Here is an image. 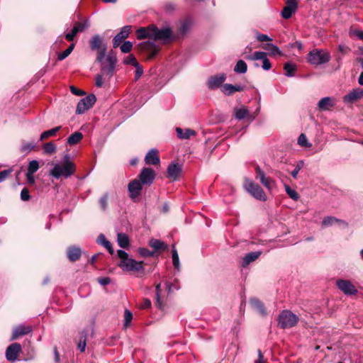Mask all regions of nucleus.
<instances>
[{
  "label": "nucleus",
  "mask_w": 363,
  "mask_h": 363,
  "mask_svg": "<svg viewBox=\"0 0 363 363\" xmlns=\"http://www.w3.org/2000/svg\"><path fill=\"white\" fill-rule=\"evenodd\" d=\"M120 262L118 266L126 272H143L144 270L143 262H138L130 257L124 250H119L117 252Z\"/></svg>",
  "instance_id": "nucleus-1"
},
{
  "label": "nucleus",
  "mask_w": 363,
  "mask_h": 363,
  "mask_svg": "<svg viewBox=\"0 0 363 363\" xmlns=\"http://www.w3.org/2000/svg\"><path fill=\"white\" fill-rule=\"evenodd\" d=\"M76 168L74 164L70 161L68 155L64 157L63 165L55 164L51 169L50 174L55 179H59L61 177L67 178L75 172Z\"/></svg>",
  "instance_id": "nucleus-2"
},
{
  "label": "nucleus",
  "mask_w": 363,
  "mask_h": 363,
  "mask_svg": "<svg viewBox=\"0 0 363 363\" xmlns=\"http://www.w3.org/2000/svg\"><path fill=\"white\" fill-rule=\"evenodd\" d=\"M299 318L289 310L282 311L278 316V325L282 329L291 328L296 325Z\"/></svg>",
  "instance_id": "nucleus-3"
},
{
  "label": "nucleus",
  "mask_w": 363,
  "mask_h": 363,
  "mask_svg": "<svg viewBox=\"0 0 363 363\" xmlns=\"http://www.w3.org/2000/svg\"><path fill=\"white\" fill-rule=\"evenodd\" d=\"M244 187L245 190L256 199L262 201H265L267 200V196L263 189L260 186H259V184L255 183L253 181L250 179H245Z\"/></svg>",
  "instance_id": "nucleus-4"
},
{
  "label": "nucleus",
  "mask_w": 363,
  "mask_h": 363,
  "mask_svg": "<svg viewBox=\"0 0 363 363\" xmlns=\"http://www.w3.org/2000/svg\"><path fill=\"white\" fill-rule=\"evenodd\" d=\"M330 54L317 49L313 50L308 53V61L313 65H320L329 62Z\"/></svg>",
  "instance_id": "nucleus-5"
},
{
  "label": "nucleus",
  "mask_w": 363,
  "mask_h": 363,
  "mask_svg": "<svg viewBox=\"0 0 363 363\" xmlns=\"http://www.w3.org/2000/svg\"><path fill=\"white\" fill-rule=\"evenodd\" d=\"M246 60H262V67L264 70H269L272 67V65L267 58V52H262V51H257L255 52L252 55H247L245 57Z\"/></svg>",
  "instance_id": "nucleus-6"
},
{
  "label": "nucleus",
  "mask_w": 363,
  "mask_h": 363,
  "mask_svg": "<svg viewBox=\"0 0 363 363\" xmlns=\"http://www.w3.org/2000/svg\"><path fill=\"white\" fill-rule=\"evenodd\" d=\"M96 102V96L94 94L89 95L81 99L77 106L76 113L81 114L89 109Z\"/></svg>",
  "instance_id": "nucleus-7"
},
{
  "label": "nucleus",
  "mask_w": 363,
  "mask_h": 363,
  "mask_svg": "<svg viewBox=\"0 0 363 363\" xmlns=\"http://www.w3.org/2000/svg\"><path fill=\"white\" fill-rule=\"evenodd\" d=\"M152 40H167L172 37V31L168 28L158 29L156 26H152Z\"/></svg>",
  "instance_id": "nucleus-8"
},
{
  "label": "nucleus",
  "mask_w": 363,
  "mask_h": 363,
  "mask_svg": "<svg viewBox=\"0 0 363 363\" xmlns=\"http://www.w3.org/2000/svg\"><path fill=\"white\" fill-rule=\"evenodd\" d=\"M336 284L346 295H354L357 293V289L349 280L339 279L337 281Z\"/></svg>",
  "instance_id": "nucleus-9"
},
{
  "label": "nucleus",
  "mask_w": 363,
  "mask_h": 363,
  "mask_svg": "<svg viewBox=\"0 0 363 363\" xmlns=\"http://www.w3.org/2000/svg\"><path fill=\"white\" fill-rule=\"evenodd\" d=\"M298 8L297 0H286V6L281 11V16L284 19H289L296 12Z\"/></svg>",
  "instance_id": "nucleus-10"
},
{
  "label": "nucleus",
  "mask_w": 363,
  "mask_h": 363,
  "mask_svg": "<svg viewBox=\"0 0 363 363\" xmlns=\"http://www.w3.org/2000/svg\"><path fill=\"white\" fill-rule=\"evenodd\" d=\"M140 182L144 184H151L155 178V172L150 168H143L139 174Z\"/></svg>",
  "instance_id": "nucleus-11"
},
{
  "label": "nucleus",
  "mask_w": 363,
  "mask_h": 363,
  "mask_svg": "<svg viewBox=\"0 0 363 363\" xmlns=\"http://www.w3.org/2000/svg\"><path fill=\"white\" fill-rule=\"evenodd\" d=\"M21 351V346L19 343L15 342L10 345L6 351V357L9 361L14 362Z\"/></svg>",
  "instance_id": "nucleus-12"
},
{
  "label": "nucleus",
  "mask_w": 363,
  "mask_h": 363,
  "mask_svg": "<svg viewBox=\"0 0 363 363\" xmlns=\"http://www.w3.org/2000/svg\"><path fill=\"white\" fill-rule=\"evenodd\" d=\"M138 46L140 50L148 52V59L153 58L158 52V49L155 47V44L150 41L140 43Z\"/></svg>",
  "instance_id": "nucleus-13"
},
{
  "label": "nucleus",
  "mask_w": 363,
  "mask_h": 363,
  "mask_svg": "<svg viewBox=\"0 0 363 363\" xmlns=\"http://www.w3.org/2000/svg\"><path fill=\"white\" fill-rule=\"evenodd\" d=\"M131 30V26H125L121 28V30L113 38V48H117L124 39L128 38Z\"/></svg>",
  "instance_id": "nucleus-14"
},
{
  "label": "nucleus",
  "mask_w": 363,
  "mask_h": 363,
  "mask_svg": "<svg viewBox=\"0 0 363 363\" xmlns=\"http://www.w3.org/2000/svg\"><path fill=\"white\" fill-rule=\"evenodd\" d=\"M363 97V89L356 88L350 91L343 97V101L346 103H353Z\"/></svg>",
  "instance_id": "nucleus-15"
},
{
  "label": "nucleus",
  "mask_w": 363,
  "mask_h": 363,
  "mask_svg": "<svg viewBox=\"0 0 363 363\" xmlns=\"http://www.w3.org/2000/svg\"><path fill=\"white\" fill-rule=\"evenodd\" d=\"M142 184H143L137 179H134L129 183L128 191L130 192V198L135 199L140 194Z\"/></svg>",
  "instance_id": "nucleus-16"
},
{
  "label": "nucleus",
  "mask_w": 363,
  "mask_h": 363,
  "mask_svg": "<svg viewBox=\"0 0 363 363\" xmlns=\"http://www.w3.org/2000/svg\"><path fill=\"white\" fill-rule=\"evenodd\" d=\"M225 74H219L211 77L208 81V87L211 89H215L219 87L225 82Z\"/></svg>",
  "instance_id": "nucleus-17"
},
{
  "label": "nucleus",
  "mask_w": 363,
  "mask_h": 363,
  "mask_svg": "<svg viewBox=\"0 0 363 363\" xmlns=\"http://www.w3.org/2000/svg\"><path fill=\"white\" fill-rule=\"evenodd\" d=\"M145 163L147 164L157 165L160 163L158 151L156 149L150 150L145 155Z\"/></svg>",
  "instance_id": "nucleus-18"
},
{
  "label": "nucleus",
  "mask_w": 363,
  "mask_h": 363,
  "mask_svg": "<svg viewBox=\"0 0 363 363\" xmlns=\"http://www.w3.org/2000/svg\"><path fill=\"white\" fill-rule=\"evenodd\" d=\"M31 330L32 328L30 326L20 325L13 329L11 340H14L18 338L20 336L29 333Z\"/></svg>",
  "instance_id": "nucleus-19"
},
{
  "label": "nucleus",
  "mask_w": 363,
  "mask_h": 363,
  "mask_svg": "<svg viewBox=\"0 0 363 363\" xmlns=\"http://www.w3.org/2000/svg\"><path fill=\"white\" fill-rule=\"evenodd\" d=\"M245 89L242 85H233L230 84H225L222 86V91L228 96L233 94L236 91H242Z\"/></svg>",
  "instance_id": "nucleus-20"
},
{
  "label": "nucleus",
  "mask_w": 363,
  "mask_h": 363,
  "mask_svg": "<svg viewBox=\"0 0 363 363\" xmlns=\"http://www.w3.org/2000/svg\"><path fill=\"white\" fill-rule=\"evenodd\" d=\"M335 224H338L340 226L345 228L347 226V223L341 220H339L335 217L328 216L323 218L322 221V225L324 227H328L333 225Z\"/></svg>",
  "instance_id": "nucleus-21"
},
{
  "label": "nucleus",
  "mask_w": 363,
  "mask_h": 363,
  "mask_svg": "<svg viewBox=\"0 0 363 363\" xmlns=\"http://www.w3.org/2000/svg\"><path fill=\"white\" fill-rule=\"evenodd\" d=\"M262 252L257 251V252H252L250 253H247L245 255V257L242 258V267H246L248 264H250L251 262L255 261L261 255Z\"/></svg>",
  "instance_id": "nucleus-22"
},
{
  "label": "nucleus",
  "mask_w": 363,
  "mask_h": 363,
  "mask_svg": "<svg viewBox=\"0 0 363 363\" xmlns=\"http://www.w3.org/2000/svg\"><path fill=\"white\" fill-rule=\"evenodd\" d=\"M182 169L177 164H171L167 168L168 177L176 180L179 177Z\"/></svg>",
  "instance_id": "nucleus-23"
},
{
  "label": "nucleus",
  "mask_w": 363,
  "mask_h": 363,
  "mask_svg": "<svg viewBox=\"0 0 363 363\" xmlns=\"http://www.w3.org/2000/svg\"><path fill=\"white\" fill-rule=\"evenodd\" d=\"M152 30V26L147 27V28H140L137 30V38L138 39L142 40L145 38H150L152 39V32H151Z\"/></svg>",
  "instance_id": "nucleus-24"
},
{
  "label": "nucleus",
  "mask_w": 363,
  "mask_h": 363,
  "mask_svg": "<svg viewBox=\"0 0 363 363\" xmlns=\"http://www.w3.org/2000/svg\"><path fill=\"white\" fill-rule=\"evenodd\" d=\"M334 105V102L330 97H324L321 99L318 104V108L320 111L329 110Z\"/></svg>",
  "instance_id": "nucleus-25"
},
{
  "label": "nucleus",
  "mask_w": 363,
  "mask_h": 363,
  "mask_svg": "<svg viewBox=\"0 0 363 363\" xmlns=\"http://www.w3.org/2000/svg\"><path fill=\"white\" fill-rule=\"evenodd\" d=\"M105 45H103L102 38L99 35H95L90 40V48L92 50L101 49Z\"/></svg>",
  "instance_id": "nucleus-26"
},
{
  "label": "nucleus",
  "mask_w": 363,
  "mask_h": 363,
  "mask_svg": "<svg viewBox=\"0 0 363 363\" xmlns=\"http://www.w3.org/2000/svg\"><path fill=\"white\" fill-rule=\"evenodd\" d=\"M81 256V250L79 247H70L67 250V257L72 262L77 261Z\"/></svg>",
  "instance_id": "nucleus-27"
},
{
  "label": "nucleus",
  "mask_w": 363,
  "mask_h": 363,
  "mask_svg": "<svg viewBox=\"0 0 363 363\" xmlns=\"http://www.w3.org/2000/svg\"><path fill=\"white\" fill-rule=\"evenodd\" d=\"M97 242L99 244V245H103L105 248H106L108 250V251L109 252V253L111 255H113L114 251H113V248L112 247V245L111 243L106 239V238L105 237L104 235L103 234H100L97 238Z\"/></svg>",
  "instance_id": "nucleus-28"
},
{
  "label": "nucleus",
  "mask_w": 363,
  "mask_h": 363,
  "mask_svg": "<svg viewBox=\"0 0 363 363\" xmlns=\"http://www.w3.org/2000/svg\"><path fill=\"white\" fill-rule=\"evenodd\" d=\"M250 303L251 306L257 310L261 315H266V311L264 308V306L263 303L258 299L256 298H252L250 301Z\"/></svg>",
  "instance_id": "nucleus-29"
},
{
  "label": "nucleus",
  "mask_w": 363,
  "mask_h": 363,
  "mask_svg": "<svg viewBox=\"0 0 363 363\" xmlns=\"http://www.w3.org/2000/svg\"><path fill=\"white\" fill-rule=\"evenodd\" d=\"M176 132L177 136L182 139H189L190 137L196 135V132L191 129H186L184 131L181 128H177Z\"/></svg>",
  "instance_id": "nucleus-30"
},
{
  "label": "nucleus",
  "mask_w": 363,
  "mask_h": 363,
  "mask_svg": "<svg viewBox=\"0 0 363 363\" xmlns=\"http://www.w3.org/2000/svg\"><path fill=\"white\" fill-rule=\"evenodd\" d=\"M82 138H83L82 133L77 131L68 137L67 143L69 145H74L77 144L78 143H79Z\"/></svg>",
  "instance_id": "nucleus-31"
},
{
  "label": "nucleus",
  "mask_w": 363,
  "mask_h": 363,
  "mask_svg": "<svg viewBox=\"0 0 363 363\" xmlns=\"http://www.w3.org/2000/svg\"><path fill=\"white\" fill-rule=\"evenodd\" d=\"M118 245L122 248H127L129 245V238L128 236L125 233H118L117 238Z\"/></svg>",
  "instance_id": "nucleus-32"
},
{
  "label": "nucleus",
  "mask_w": 363,
  "mask_h": 363,
  "mask_svg": "<svg viewBox=\"0 0 363 363\" xmlns=\"http://www.w3.org/2000/svg\"><path fill=\"white\" fill-rule=\"evenodd\" d=\"M263 48L264 50L269 51V52L271 55L275 56V55H282V52L279 50V48L274 44L267 43L263 46Z\"/></svg>",
  "instance_id": "nucleus-33"
},
{
  "label": "nucleus",
  "mask_w": 363,
  "mask_h": 363,
  "mask_svg": "<svg viewBox=\"0 0 363 363\" xmlns=\"http://www.w3.org/2000/svg\"><path fill=\"white\" fill-rule=\"evenodd\" d=\"M60 129L61 126H57L52 129L43 132L40 135V140L43 141L50 137L55 136Z\"/></svg>",
  "instance_id": "nucleus-34"
},
{
  "label": "nucleus",
  "mask_w": 363,
  "mask_h": 363,
  "mask_svg": "<svg viewBox=\"0 0 363 363\" xmlns=\"http://www.w3.org/2000/svg\"><path fill=\"white\" fill-rule=\"evenodd\" d=\"M247 65L246 62L242 60H238L234 67V72L239 74H244L247 72Z\"/></svg>",
  "instance_id": "nucleus-35"
},
{
  "label": "nucleus",
  "mask_w": 363,
  "mask_h": 363,
  "mask_svg": "<svg viewBox=\"0 0 363 363\" xmlns=\"http://www.w3.org/2000/svg\"><path fill=\"white\" fill-rule=\"evenodd\" d=\"M284 69L285 70V74L287 77H293L294 72L296 70V66L294 64L287 62L284 65Z\"/></svg>",
  "instance_id": "nucleus-36"
},
{
  "label": "nucleus",
  "mask_w": 363,
  "mask_h": 363,
  "mask_svg": "<svg viewBox=\"0 0 363 363\" xmlns=\"http://www.w3.org/2000/svg\"><path fill=\"white\" fill-rule=\"evenodd\" d=\"M248 114H249V111L245 107H242L240 108H236L235 110V117H236V118H238L239 120L245 118V117H247L248 116Z\"/></svg>",
  "instance_id": "nucleus-37"
},
{
  "label": "nucleus",
  "mask_w": 363,
  "mask_h": 363,
  "mask_svg": "<svg viewBox=\"0 0 363 363\" xmlns=\"http://www.w3.org/2000/svg\"><path fill=\"white\" fill-rule=\"evenodd\" d=\"M56 145L53 142L46 143L43 145V151L46 154H53L56 152Z\"/></svg>",
  "instance_id": "nucleus-38"
},
{
  "label": "nucleus",
  "mask_w": 363,
  "mask_h": 363,
  "mask_svg": "<svg viewBox=\"0 0 363 363\" xmlns=\"http://www.w3.org/2000/svg\"><path fill=\"white\" fill-rule=\"evenodd\" d=\"M39 162L37 160H32L29 162L27 172L30 174H34L39 169Z\"/></svg>",
  "instance_id": "nucleus-39"
},
{
  "label": "nucleus",
  "mask_w": 363,
  "mask_h": 363,
  "mask_svg": "<svg viewBox=\"0 0 363 363\" xmlns=\"http://www.w3.org/2000/svg\"><path fill=\"white\" fill-rule=\"evenodd\" d=\"M150 246L155 250L164 249L166 247L164 243L159 240L152 239L149 243Z\"/></svg>",
  "instance_id": "nucleus-40"
},
{
  "label": "nucleus",
  "mask_w": 363,
  "mask_h": 363,
  "mask_svg": "<svg viewBox=\"0 0 363 363\" xmlns=\"http://www.w3.org/2000/svg\"><path fill=\"white\" fill-rule=\"evenodd\" d=\"M74 44L72 43L65 51L59 53L58 56H57L58 60H60V61L63 60L67 57H68L70 55V53L72 52V50H74Z\"/></svg>",
  "instance_id": "nucleus-41"
},
{
  "label": "nucleus",
  "mask_w": 363,
  "mask_h": 363,
  "mask_svg": "<svg viewBox=\"0 0 363 363\" xmlns=\"http://www.w3.org/2000/svg\"><path fill=\"white\" fill-rule=\"evenodd\" d=\"M285 191L289 196L294 201H297L299 199L298 194L294 189L289 187L287 184L284 185Z\"/></svg>",
  "instance_id": "nucleus-42"
},
{
  "label": "nucleus",
  "mask_w": 363,
  "mask_h": 363,
  "mask_svg": "<svg viewBox=\"0 0 363 363\" xmlns=\"http://www.w3.org/2000/svg\"><path fill=\"white\" fill-rule=\"evenodd\" d=\"M115 69V67L109 66V65H105L104 64L101 66V74L102 75H106L108 77H112L113 70Z\"/></svg>",
  "instance_id": "nucleus-43"
},
{
  "label": "nucleus",
  "mask_w": 363,
  "mask_h": 363,
  "mask_svg": "<svg viewBox=\"0 0 363 363\" xmlns=\"http://www.w3.org/2000/svg\"><path fill=\"white\" fill-rule=\"evenodd\" d=\"M172 257L173 265L174 266V267L176 269H179V255H178L177 251L174 245H173V247H172Z\"/></svg>",
  "instance_id": "nucleus-44"
},
{
  "label": "nucleus",
  "mask_w": 363,
  "mask_h": 363,
  "mask_svg": "<svg viewBox=\"0 0 363 363\" xmlns=\"http://www.w3.org/2000/svg\"><path fill=\"white\" fill-rule=\"evenodd\" d=\"M298 144L304 147H311V143H308L305 134L301 133L298 138Z\"/></svg>",
  "instance_id": "nucleus-45"
},
{
  "label": "nucleus",
  "mask_w": 363,
  "mask_h": 363,
  "mask_svg": "<svg viewBox=\"0 0 363 363\" xmlns=\"http://www.w3.org/2000/svg\"><path fill=\"white\" fill-rule=\"evenodd\" d=\"M35 147V143L34 142L25 143L21 146V152H29Z\"/></svg>",
  "instance_id": "nucleus-46"
},
{
  "label": "nucleus",
  "mask_w": 363,
  "mask_h": 363,
  "mask_svg": "<svg viewBox=\"0 0 363 363\" xmlns=\"http://www.w3.org/2000/svg\"><path fill=\"white\" fill-rule=\"evenodd\" d=\"M160 284L156 285V305L159 308L163 309V303L160 296Z\"/></svg>",
  "instance_id": "nucleus-47"
},
{
  "label": "nucleus",
  "mask_w": 363,
  "mask_h": 363,
  "mask_svg": "<svg viewBox=\"0 0 363 363\" xmlns=\"http://www.w3.org/2000/svg\"><path fill=\"white\" fill-rule=\"evenodd\" d=\"M108 199V194H104L99 199V203H100L101 208L103 211H106L107 209Z\"/></svg>",
  "instance_id": "nucleus-48"
},
{
  "label": "nucleus",
  "mask_w": 363,
  "mask_h": 363,
  "mask_svg": "<svg viewBox=\"0 0 363 363\" xmlns=\"http://www.w3.org/2000/svg\"><path fill=\"white\" fill-rule=\"evenodd\" d=\"M86 345V334L82 333L81 338L78 343V348L81 352H84Z\"/></svg>",
  "instance_id": "nucleus-49"
},
{
  "label": "nucleus",
  "mask_w": 363,
  "mask_h": 363,
  "mask_svg": "<svg viewBox=\"0 0 363 363\" xmlns=\"http://www.w3.org/2000/svg\"><path fill=\"white\" fill-rule=\"evenodd\" d=\"M124 63L126 65H131L134 67L138 66L139 64L136 58L133 55H129L125 60Z\"/></svg>",
  "instance_id": "nucleus-50"
},
{
  "label": "nucleus",
  "mask_w": 363,
  "mask_h": 363,
  "mask_svg": "<svg viewBox=\"0 0 363 363\" xmlns=\"http://www.w3.org/2000/svg\"><path fill=\"white\" fill-rule=\"evenodd\" d=\"M303 164H304V162L302 160L299 161L296 164L295 169L291 172V176L294 179H296L297 177V175H298L299 171L303 168Z\"/></svg>",
  "instance_id": "nucleus-51"
},
{
  "label": "nucleus",
  "mask_w": 363,
  "mask_h": 363,
  "mask_svg": "<svg viewBox=\"0 0 363 363\" xmlns=\"http://www.w3.org/2000/svg\"><path fill=\"white\" fill-rule=\"evenodd\" d=\"M133 48V44L130 41L124 42L121 46V50L124 53L129 52Z\"/></svg>",
  "instance_id": "nucleus-52"
},
{
  "label": "nucleus",
  "mask_w": 363,
  "mask_h": 363,
  "mask_svg": "<svg viewBox=\"0 0 363 363\" xmlns=\"http://www.w3.org/2000/svg\"><path fill=\"white\" fill-rule=\"evenodd\" d=\"M89 23L87 21L84 23L77 22L75 23L74 27L77 28V32H83L85 29L89 27Z\"/></svg>",
  "instance_id": "nucleus-53"
},
{
  "label": "nucleus",
  "mask_w": 363,
  "mask_h": 363,
  "mask_svg": "<svg viewBox=\"0 0 363 363\" xmlns=\"http://www.w3.org/2000/svg\"><path fill=\"white\" fill-rule=\"evenodd\" d=\"M124 318H125L124 325H125V327H127L133 318L132 313L130 311H128V309H126L124 312Z\"/></svg>",
  "instance_id": "nucleus-54"
},
{
  "label": "nucleus",
  "mask_w": 363,
  "mask_h": 363,
  "mask_svg": "<svg viewBox=\"0 0 363 363\" xmlns=\"http://www.w3.org/2000/svg\"><path fill=\"white\" fill-rule=\"evenodd\" d=\"M78 33L77 32V28H75L74 26L73 27V28L72 29L71 32L70 33H68L65 35V38L68 40V41H72L74 40V37L76 36V35Z\"/></svg>",
  "instance_id": "nucleus-55"
},
{
  "label": "nucleus",
  "mask_w": 363,
  "mask_h": 363,
  "mask_svg": "<svg viewBox=\"0 0 363 363\" xmlns=\"http://www.w3.org/2000/svg\"><path fill=\"white\" fill-rule=\"evenodd\" d=\"M117 60L116 57L113 55H108L106 57V62L108 63L107 65L116 67Z\"/></svg>",
  "instance_id": "nucleus-56"
},
{
  "label": "nucleus",
  "mask_w": 363,
  "mask_h": 363,
  "mask_svg": "<svg viewBox=\"0 0 363 363\" xmlns=\"http://www.w3.org/2000/svg\"><path fill=\"white\" fill-rule=\"evenodd\" d=\"M30 198L29 191L27 188H23L21 192V199L22 201H28Z\"/></svg>",
  "instance_id": "nucleus-57"
},
{
  "label": "nucleus",
  "mask_w": 363,
  "mask_h": 363,
  "mask_svg": "<svg viewBox=\"0 0 363 363\" xmlns=\"http://www.w3.org/2000/svg\"><path fill=\"white\" fill-rule=\"evenodd\" d=\"M106 51V45H104L101 49H100V50L99 51V52L97 54V57H96L97 62H102L103 59L105 57Z\"/></svg>",
  "instance_id": "nucleus-58"
},
{
  "label": "nucleus",
  "mask_w": 363,
  "mask_h": 363,
  "mask_svg": "<svg viewBox=\"0 0 363 363\" xmlns=\"http://www.w3.org/2000/svg\"><path fill=\"white\" fill-rule=\"evenodd\" d=\"M261 183L269 190L272 188L273 182L269 177H265L264 179L260 181Z\"/></svg>",
  "instance_id": "nucleus-59"
},
{
  "label": "nucleus",
  "mask_w": 363,
  "mask_h": 363,
  "mask_svg": "<svg viewBox=\"0 0 363 363\" xmlns=\"http://www.w3.org/2000/svg\"><path fill=\"white\" fill-rule=\"evenodd\" d=\"M12 172L11 169H8L0 172V182L4 181Z\"/></svg>",
  "instance_id": "nucleus-60"
},
{
  "label": "nucleus",
  "mask_w": 363,
  "mask_h": 363,
  "mask_svg": "<svg viewBox=\"0 0 363 363\" xmlns=\"http://www.w3.org/2000/svg\"><path fill=\"white\" fill-rule=\"evenodd\" d=\"M138 252L143 257H151L153 255V252L144 247L139 248Z\"/></svg>",
  "instance_id": "nucleus-61"
},
{
  "label": "nucleus",
  "mask_w": 363,
  "mask_h": 363,
  "mask_svg": "<svg viewBox=\"0 0 363 363\" xmlns=\"http://www.w3.org/2000/svg\"><path fill=\"white\" fill-rule=\"evenodd\" d=\"M257 39L259 42H265V41H271L272 40V38H269L267 35L262 34V33H258L257 35Z\"/></svg>",
  "instance_id": "nucleus-62"
},
{
  "label": "nucleus",
  "mask_w": 363,
  "mask_h": 363,
  "mask_svg": "<svg viewBox=\"0 0 363 363\" xmlns=\"http://www.w3.org/2000/svg\"><path fill=\"white\" fill-rule=\"evenodd\" d=\"M70 91L73 94L77 95V96H82L85 94L84 91H83L82 90L78 89L77 87H75L74 86H70Z\"/></svg>",
  "instance_id": "nucleus-63"
},
{
  "label": "nucleus",
  "mask_w": 363,
  "mask_h": 363,
  "mask_svg": "<svg viewBox=\"0 0 363 363\" xmlns=\"http://www.w3.org/2000/svg\"><path fill=\"white\" fill-rule=\"evenodd\" d=\"M103 75L102 74H97L96 76V86L97 87H101L104 85V80H103Z\"/></svg>",
  "instance_id": "nucleus-64"
}]
</instances>
